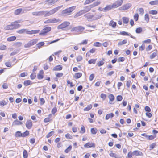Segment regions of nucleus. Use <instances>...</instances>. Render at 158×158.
Instances as JSON below:
<instances>
[{"instance_id":"obj_9","label":"nucleus","mask_w":158,"mask_h":158,"mask_svg":"<svg viewBox=\"0 0 158 158\" xmlns=\"http://www.w3.org/2000/svg\"><path fill=\"white\" fill-rule=\"evenodd\" d=\"M123 3V1L120 0V1H116L112 5L114 8H116L121 6L122 4Z\"/></svg>"},{"instance_id":"obj_46","label":"nucleus","mask_w":158,"mask_h":158,"mask_svg":"<svg viewBox=\"0 0 158 158\" xmlns=\"http://www.w3.org/2000/svg\"><path fill=\"white\" fill-rule=\"evenodd\" d=\"M97 59H91L89 60L88 61V63L89 64H95V63L96 61V60Z\"/></svg>"},{"instance_id":"obj_17","label":"nucleus","mask_w":158,"mask_h":158,"mask_svg":"<svg viewBox=\"0 0 158 158\" xmlns=\"http://www.w3.org/2000/svg\"><path fill=\"white\" fill-rule=\"evenodd\" d=\"M6 30H12L14 29L13 23H12L10 25H8L5 27Z\"/></svg>"},{"instance_id":"obj_26","label":"nucleus","mask_w":158,"mask_h":158,"mask_svg":"<svg viewBox=\"0 0 158 158\" xmlns=\"http://www.w3.org/2000/svg\"><path fill=\"white\" fill-rule=\"evenodd\" d=\"M62 67L60 66V65H58L57 66L55 67H54L53 69V71H59V70H62Z\"/></svg>"},{"instance_id":"obj_35","label":"nucleus","mask_w":158,"mask_h":158,"mask_svg":"<svg viewBox=\"0 0 158 158\" xmlns=\"http://www.w3.org/2000/svg\"><path fill=\"white\" fill-rule=\"evenodd\" d=\"M92 107V105L90 104L88 105L87 107L84 109V110L85 111H89Z\"/></svg>"},{"instance_id":"obj_62","label":"nucleus","mask_w":158,"mask_h":158,"mask_svg":"<svg viewBox=\"0 0 158 158\" xmlns=\"http://www.w3.org/2000/svg\"><path fill=\"white\" fill-rule=\"evenodd\" d=\"M57 111V108L56 107H53V108L52 109V113L53 114H54Z\"/></svg>"},{"instance_id":"obj_30","label":"nucleus","mask_w":158,"mask_h":158,"mask_svg":"<svg viewBox=\"0 0 158 158\" xmlns=\"http://www.w3.org/2000/svg\"><path fill=\"white\" fill-rule=\"evenodd\" d=\"M149 3L152 5H157L158 4V0L152 1L149 2Z\"/></svg>"},{"instance_id":"obj_32","label":"nucleus","mask_w":158,"mask_h":158,"mask_svg":"<svg viewBox=\"0 0 158 158\" xmlns=\"http://www.w3.org/2000/svg\"><path fill=\"white\" fill-rule=\"evenodd\" d=\"M104 59L103 58H102V60L98 62L97 64L98 66H100L103 65L104 63Z\"/></svg>"},{"instance_id":"obj_49","label":"nucleus","mask_w":158,"mask_h":158,"mask_svg":"<svg viewBox=\"0 0 158 158\" xmlns=\"http://www.w3.org/2000/svg\"><path fill=\"white\" fill-rule=\"evenodd\" d=\"M29 134V131L26 130L25 132L22 133V137H25Z\"/></svg>"},{"instance_id":"obj_10","label":"nucleus","mask_w":158,"mask_h":158,"mask_svg":"<svg viewBox=\"0 0 158 158\" xmlns=\"http://www.w3.org/2000/svg\"><path fill=\"white\" fill-rule=\"evenodd\" d=\"M95 146V144L92 142L88 143L84 145V147L87 148H89L91 147L94 148Z\"/></svg>"},{"instance_id":"obj_24","label":"nucleus","mask_w":158,"mask_h":158,"mask_svg":"<svg viewBox=\"0 0 158 158\" xmlns=\"http://www.w3.org/2000/svg\"><path fill=\"white\" fill-rule=\"evenodd\" d=\"M27 29H22L19 30L17 31V32L19 34H22L24 33H27Z\"/></svg>"},{"instance_id":"obj_59","label":"nucleus","mask_w":158,"mask_h":158,"mask_svg":"<svg viewBox=\"0 0 158 158\" xmlns=\"http://www.w3.org/2000/svg\"><path fill=\"white\" fill-rule=\"evenodd\" d=\"M82 59V57L81 56H78L77 58V61H80Z\"/></svg>"},{"instance_id":"obj_5","label":"nucleus","mask_w":158,"mask_h":158,"mask_svg":"<svg viewBox=\"0 0 158 158\" xmlns=\"http://www.w3.org/2000/svg\"><path fill=\"white\" fill-rule=\"evenodd\" d=\"M76 6H74L72 7L67 8L62 11V13L63 14H67L71 12L76 8Z\"/></svg>"},{"instance_id":"obj_15","label":"nucleus","mask_w":158,"mask_h":158,"mask_svg":"<svg viewBox=\"0 0 158 158\" xmlns=\"http://www.w3.org/2000/svg\"><path fill=\"white\" fill-rule=\"evenodd\" d=\"M44 72L42 70H40L37 75V78L39 79H41L43 78Z\"/></svg>"},{"instance_id":"obj_36","label":"nucleus","mask_w":158,"mask_h":158,"mask_svg":"<svg viewBox=\"0 0 158 158\" xmlns=\"http://www.w3.org/2000/svg\"><path fill=\"white\" fill-rule=\"evenodd\" d=\"M127 42V40H123L122 41L119 42L118 43V46H120L123 44H124L126 43Z\"/></svg>"},{"instance_id":"obj_18","label":"nucleus","mask_w":158,"mask_h":158,"mask_svg":"<svg viewBox=\"0 0 158 158\" xmlns=\"http://www.w3.org/2000/svg\"><path fill=\"white\" fill-rule=\"evenodd\" d=\"M85 13L83 10H80L78 12H77L75 15H74V18H77L78 16H80L82 15L83 14Z\"/></svg>"},{"instance_id":"obj_12","label":"nucleus","mask_w":158,"mask_h":158,"mask_svg":"<svg viewBox=\"0 0 158 158\" xmlns=\"http://www.w3.org/2000/svg\"><path fill=\"white\" fill-rule=\"evenodd\" d=\"M20 22H21V20H19L13 23L14 29L18 28L20 27V25L19 24H17V23Z\"/></svg>"},{"instance_id":"obj_2","label":"nucleus","mask_w":158,"mask_h":158,"mask_svg":"<svg viewBox=\"0 0 158 158\" xmlns=\"http://www.w3.org/2000/svg\"><path fill=\"white\" fill-rule=\"evenodd\" d=\"M62 6H58L57 7H56L53 9H52L50 11H46V15L47 17L50 16L56 12L58 10L62 7Z\"/></svg>"},{"instance_id":"obj_19","label":"nucleus","mask_w":158,"mask_h":158,"mask_svg":"<svg viewBox=\"0 0 158 158\" xmlns=\"http://www.w3.org/2000/svg\"><path fill=\"white\" fill-rule=\"evenodd\" d=\"M22 124V123L17 120H15L13 123V125H19Z\"/></svg>"},{"instance_id":"obj_29","label":"nucleus","mask_w":158,"mask_h":158,"mask_svg":"<svg viewBox=\"0 0 158 158\" xmlns=\"http://www.w3.org/2000/svg\"><path fill=\"white\" fill-rule=\"evenodd\" d=\"M114 116V114L112 113H110L107 114L105 117L106 119L108 120L110 118H112Z\"/></svg>"},{"instance_id":"obj_53","label":"nucleus","mask_w":158,"mask_h":158,"mask_svg":"<svg viewBox=\"0 0 158 158\" xmlns=\"http://www.w3.org/2000/svg\"><path fill=\"white\" fill-rule=\"evenodd\" d=\"M72 148V146L71 145L69 146L65 150V152L66 153H68L69 152L70 150Z\"/></svg>"},{"instance_id":"obj_64","label":"nucleus","mask_w":158,"mask_h":158,"mask_svg":"<svg viewBox=\"0 0 158 158\" xmlns=\"http://www.w3.org/2000/svg\"><path fill=\"white\" fill-rule=\"evenodd\" d=\"M40 101L41 105L44 104L45 103V100L43 98H41L40 99Z\"/></svg>"},{"instance_id":"obj_16","label":"nucleus","mask_w":158,"mask_h":158,"mask_svg":"<svg viewBox=\"0 0 158 158\" xmlns=\"http://www.w3.org/2000/svg\"><path fill=\"white\" fill-rule=\"evenodd\" d=\"M39 31V30H31V31H28L27 30V34H33L38 33Z\"/></svg>"},{"instance_id":"obj_33","label":"nucleus","mask_w":158,"mask_h":158,"mask_svg":"<svg viewBox=\"0 0 158 158\" xmlns=\"http://www.w3.org/2000/svg\"><path fill=\"white\" fill-rule=\"evenodd\" d=\"M16 39V37L15 36H13L8 37L7 39V40L8 41H12L15 40Z\"/></svg>"},{"instance_id":"obj_45","label":"nucleus","mask_w":158,"mask_h":158,"mask_svg":"<svg viewBox=\"0 0 158 158\" xmlns=\"http://www.w3.org/2000/svg\"><path fill=\"white\" fill-rule=\"evenodd\" d=\"M156 137V136L154 135H151L148 136L147 139L148 140H151L155 138Z\"/></svg>"},{"instance_id":"obj_20","label":"nucleus","mask_w":158,"mask_h":158,"mask_svg":"<svg viewBox=\"0 0 158 158\" xmlns=\"http://www.w3.org/2000/svg\"><path fill=\"white\" fill-rule=\"evenodd\" d=\"M38 16L44 15V17H47L46 11H38Z\"/></svg>"},{"instance_id":"obj_43","label":"nucleus","mask_w":158,"mask_h":158,"mask_svg":"<svg viewBox=\"0 0 158 158\" xmlns=\"http://www.w3.org/2000/svg\"><path fill=\"white\" fill-rule=\"evenodd\" d=\"M31 83V81L30 80H26L24 81V84L25 85L27 86L29 85H30Z\"/></svg>"},{"instance_id":"obj_23","label":"nucleus","mask_w":158,"mask_h":158,"mask_svg":"<svg viewBox=\"0 0 158 158\" xmlns=\"http://www.w3.org/2000/svg\"><path fill=\"white\" fill-rule=\"evenodd\" d=\"M86 18L89 19H93L94 18V16L93 15H91L90 13H87L84 15Z\"/></svg>"},{"instance_id":"obj_50","label":"nucleus","mask_w":158,"mask_h":158,"mask_svg":"<svg viewBox=\"0 0 158 158\" xmlns=\"http://www.w3.org/2000/svg\"><path fill=\"white\" fill-rule=\"evenodd\" d=\"M157 54L156 52H153L151 55L150 56V58L151 59H152L156 56Z\"/></svg>"},{"instance_id":"obj_21","label":"nucleus","mask_w":158,"mask_h":158,"mask_svg":"<svg viewBox=\"0 0 158 158\" xmlns=\"http://www.w3.org/2000/svg\"><path fill=\"white\" fill-rule=\"evenodd\" d=\"M133 155L138 156L139 155L141 156L142 155L143 153L139 151H135L133 152Z\"/></svg>"},{"instance_id":"obj_7","label":"nucleus","mask_w":158,"mask_h":158,"mask_svg":"<svg viewBox=\"0 0 158 158\" xmlns=\"http://www.w3.org/2000/svg\"><path fill=\"white\" fill-rule=\"evenodd\" d=\"M70 24V23L69 22H64L62 24L59 25L57 27V28L58 29H62L69 26Z\"/></svg>"},{"instance_id":"obj_31","label":"nucleus","mask_w":158,"mask_h":158,"mask_svg":"<svg viewBox=\"0 0 158 158\" xmlns=\"http://www.w3.org/2000/svg\"><path fill=\"white\" fill-rule=\"evenodd\" d=\"M82 76V73H76L75 74L74 77L76 79H78L80 77Z\"/></svg>"},{"instance_id":"obj_34","label":"nucleus","mask_w":158,"mask_h":158,"mask_svg":"<svg viewBox=\"0 0 158 158\" xmlns=\"http://www.w3.org/2000/svg\"><path fill=\"white\" fill-rule=\"evenodd\" d=\"M15 135L16 137H22V133L20 131H18L16 132Z\"/></svg>"},{"instance_id":"obj_37","label":"nucleus","mask_w":158,"mask_h":158,"mask_svg":"<svg viewBox=\"0 0 158 158\" xmlns=\"http://www.w3.org/2000/svg\"><path fill=\"white\" fill-rule=\"evenodd\" d=\"M7 103L5 101H0V106H3L5 105H6Z\"/></svg>"},{"instance_id":"obj_22","label":"nucleus","mask_w":158,"mask_h":158,"mask_svg":"<svg viewBox=\"0 0 158 158\" xmlns=\"http://www.w3.org/2000/svg\"><path fill=\"white\" fill-rule=\"evenodd\" d=\"M102 16V14H96L94 15V18H93V20H95V19H100Z\"/></svg>"},{"instance_id":"obj_52","label":"nucleus","mask_w":158,"mask_h":158,"mask_svg":"<svg viewBox=\"0 0 158 158\" xmlns=\"http://www.w3.org/2000/svg\"><path fill=\"white\" fill-rule=\"evenodd\" d=\"M142 31V29L141 27H139L136 28L135 31L137 33H140Z\"/></svg>"},{"instance_id":"obj_42","label":"nucleus","mask_w":158,"mask_h":158,"mask_svg":"<svg viewBox=\"0 0 158 158\" xmlns=\"http://www.w3.org/2000/svg\"><path fill=\"white\" fill-rule=\"evenodd\" d=\"M23 154L24 158H27L28 157V153L27 151L24 150Z\"/></svg>"},{"instance_id":"obj_1","label":"nucleus","mask_w":158,"mask_h":158,"mask_svg":"<svg viewBox=\"0 0 158 158\" xmlns=\"http://www.w3.org/2000/svg\"><path fill=\"white\" fill-rule=\"evenodd\" d=\"M101 3V2L99 1L95 2L93 4L88 6L85 7L83 10L85 13H86L90 10L92 8L96 6L99 5Z\"/></svg>"},{"instance_id":"obj_38","label":"nucleus","mask_w":158,"mask_h":158,"mask_svg":"<svg viewBox=\"0 0 158 158\" xmlns=\"http://www.w3.org/2000/svg\"><path fill=\"white\" fill-rule=\"evenodd\" d=\"M138 10L139 12V14L142 15L144 13V11L143 9L142 8H140L138 9Z\"/></svg>"},{"instance_id":"obj_58","label":"nucleus","mask_w":158,"mask_h":158,"mask_svg":"<svg viewBox=\"0 0 158 158\" xmlns=\"http://www.w3.org/2000/svg\"><path fill=\"white\" fill-rule=\"evenodd\" d=\"M110 156L113 157H114L116 158H117L118 157V156L116 154H114L112 153H110Z\"/></svg>"},{"instance_id":"obj_48","label":"nucleus","mask_w":158,"mask_h":158,"mask_svg":"<svg viewBox=\"0 0 158 158\" xmlns=\"http://www.w3.org/2000/svg\"><path fill=\"white\" fill-rule=\"evenodd\" d=\"M145 20L148 23L149 20V18L148 16V14H146L145 15Z\"/></svg>"},{"instance_id":"obj_25","label":"nucleus","mask_w":158,"mask_h":158,"mask_svg":"<svg viewBox=\"0 0 158 158\" xmlns=\"http://www.w3.org/2000/svg\"><path fill=\"white\" fill-rule=\"evenodd\" d=\"M109 25L112 26L113 28H115L116 25V23L115 22H114L113 21L111 20L110 21Z\"/></svg>"},{"instance_id":"obj_55","label":"nucleus","mask_w":158,"mask_h":158,"mask_svg":"<svg viewBox=\"0 0 158 158\" xmlns=\"http://www.w3.org/2000/svg\"><path fill=\"white\" fill-rule=\"evenodd\" d=\"M120 34L124 35H130V34H129L127 32L124 31H123L121 32Z\"/></svg>"},{"instance_id":"obj_4","label":"nucleus","mask_w":158,"mask_h":158,"mask_svg":"<svg viewBox=\"0 0 158 158\" xmlns=\"http://www.w3.org/2000/svg\"><path fill=\"white\" fill-rule=\"evenodd\" d=\"M60 19H57L55 18H53L48 19L44 22L45 24H50L56 23L59 22Z\"/></svg>"},{"instance_id":"obj_61","label":"nucleus","mask_w":158,"mask_h":158,"mask_svg":"<svg viewBox=\"0 0 158 158\" xmlns=\"http://www.w3.org/2000/svg\"><path fill=\"white\" fill-rule=\"evenodd\" d=\"M122 97L121 95H118L116 99L118 101H120L122 99Z\"/></svg>"},{"instance_id":"obj_28","label":"nucleus","mask_w":158,"mask_h":158,"mask_svg":"<svg viewBox=\"0 0 158 158\" xmlns=\"http://www.w3.org/2000/svg\"><path fill=\"white\" fill-rule=\"evenodd\" d=\"M123 23L124 24H127L129 21V18L126 17H123L122 18Z\"/></svg>"},{"instance_id":"obj_40","label":"nucleus","mask_w":158,"mask_h":158,"mask_svg":"<svg viewBox=\"0 0 158 158\" xmlns=\"http://www.w3.org/2000/svg\"><path fill=\"white\" fill-rule=\"evenodd\" d=\"M85 129L84 126L82 125L81 126V129L80 131V133L81 134H83L85 132Z\"/></svg>"},{"instance_id":"obj_60","label":"nucleus","mask_w":158,"mask_h":158,"mask_svg":"<svg viewBox=\"0 0 158 158\" xmlns=\"http://www.w3.org/2000/svg\"><path fill=\"white\" fill-rule=\"evenodd\" d=\"M33 45L35 44L38 41V40L37 39H35L31 40Z\"/></svg>"},{"instance_id":"obj_41","label":"nucleus","mask_w":158,"mask_h":158,"mask_svg":"<svg viewBox=\"0 0 158 158\" xmlns=\"http://www.w3.org/2000/svg\"><path fill=\"white\" fill-rule=\"evenodd\" d=\"M102 45V43L98 42H96L94 43L93 45L95 47H101Z\"/></svg>"},{"instance_id":"obj_51","label":"nucleus","mask_w":158,"mask_h":158,"mask_svg":"<svg viewBox=\"0 0 158 158\" xmlns=\"http://www.w3.org/2000/svg\"><path fill=\"white\" fill-rule=\"evenodd\" d=\"M44 44V42H42L39 43L37 44V47L40 48L41 46H43Z\"/></svg>"},{"instance_id":"obj_8","label":"nucleus","mask_w":158,"mask_h":158,"mask_svg":"<svg viewBox=\"0 0 158 158\" xmlns=\"http://www.w3.org/2000/svg\"><path fill=\"white\" fill-rule=\"evenodd\" d=\"M131 6V3H127L120 7L119 9L121 10H125L128 9Z\"/></svg>"},{"instance_id":"obj_39","label":"nucleus","mask_w":158,"mask_h":158,"mask_svg":"<svg viewBox=\"0 0 158 158\" xmlns=\"http://www.w3.org/2000/svg\"><path fill=\"white\" fill-rule=\"evenodd\" d=\"M65 137L67 139H72L73 136L69 133H67L65 135Z\"/></svg>"},{"instance_id":"obj_27","label":"nucleus","mask_w":158,"mask_h":158,"mask_svg":"<svg viewBox=\"0 0 158 158\" xmlns=\"http://www.w3.org/2000/svg\"><path fill=\"white\" fill-rule=\"evenodd\" d=\"M22 11V9L21 8H19L15 10L14 12V14L15 15H17L19 14Z\"/></svg>"},{"instance_id":"obj_47","label":"nucleus","mask_w":158,"mask_h":158,"mask_svg":"<svg viewBox=\"0 0 158 158\" xmlns=\"http://www.w3.org/2000/svg\"><path fill=\"white\" fill-rule=\"evenodd\" d=\"M109 98L110 101H113L114 99V97L112 94H111L109 96Z\"/></svg>"},{"instance_id":"obj_54","label":"nucleus","mask_w":158,"mask_h":158,"mask_svg":"<svg viewBox=\"0 0 158 158\" xmlns=\"http://www.w3.org/2000/svg\"><path fill=\"white\" fill-rule=\"evenodd\" d=\"M149 13L151 14L156 15L157 14V11L156 10H150L149 11Z\"/></svg>"},{"instance_id":"obj_57","label":"nucleus","mask_w":158,"mask_h":158,"mask_svg":"<svg viewBox=\"0 0 158 158\" xmlns=\"http://www.w3.org/2000/svg\"><path fill=\"white\" fill-rule=\"evenodd\" d=\"M5 65L8 67L11 66V63L10 61H7L5 63Z\"/></svg>"},{"instance_id":"obj_14","label":"nucleus","mask_w":158,"mask_h":158,"mask_svg":"<svg viewBox=\"0 0 158 158\" xmlns=\"http://www.w3.org/2000/svg\"><path fill=\"white\" fill-rule=\"evenodd\" d=\"M59 0H47L46 2L48 5H50L54 4Z\"/></svg>"},{"instance_id":"obj_44","label":"nucleus","mask_w":158,"mask_h":158,"mask_svg":"<svg viewBox=\"0 0 158 158\" xmlns=\"http://www.w3.org/2000/svg\"><path fill=\"white\" fill-rule=\"evenodd\" d=\"M97 130L96 129L91 128V132L93 134H95L97 133Z\"/></svg>"},{"instance_id":"obj_6","label":"nucleus","mask_w":158,"mask_h":158,"mask_svg":"<svg viewBox=\"0 0 158 158\" xmlns=\"http://www.w3.org/2000/svg\"><path fill=\"white\" fill-rule=\"evenodd\" d=\"M51 29V27H46L41 31V32L39 34V35H44L47 32L50 31Z\"/></svg>"},{"instance_id":"obj_3","label":"nucleus","mask_w":158,"mask_h":158,"mask_svg":"<svg viewBox=\"0 0 158 158\" xmlns=\"http://www.w3.org/2000/svg\"><path fill=\"white\" fill-rule=\"evenodd\" d=\"M85 28L82 26H78L72 28L71 29V32L75 31L77 32H81L83 31Z\"/></svg>"},{"instance_id":"obj_63","label":"nucleus","mask_w":158,"mask_h":158,"mask_svg":"<svg viewBox=\"0 0 158 158\" xmlns=\"http://www.w3.org/2000/svg\"><path fill=\"white\" fill-rule=\"evenodd\" d=\"M22 44L21 43L19 42H16L15 43V45L18 47H20Z\"/></svg>"},{"instance_id":"obj_56","label":"nucleus","mask_w":158,"mask_h":158,"mask_svg":"<svg viewBox=\"0 0 158 158\" xmlns=\"http://www.w3.org/2000/svg\"><path fill=\"white\" fill-rule=\"evenodd\" d=\"M139 15L137 13L135 14L134 16V18L135 20L136 21L138 19Z\"/></svg>"},{"instance_id":"obj_11","label":"nucleus","mask_w":158,"mask_h":158,"mask_svg":"<svg viewBox=\"0 0 158 158\" xmlns=\"http://www.w3.org/2000/svg\"><path fill=\"white\" fill-rule=\"evenodd\" d=\"M26 127L28 129H30L32 127V123L31 121L30 120L27 121L26 123Z\"/></svg>"},{"instance_id":"obj_13","label":"nucleus","mask_w":158,"mask_h":158,"mask_svg":"<svg viewBox=\"0 0 158 158\" xmlns=\"http://www.w3.org/2000/svg\"><path fill=\"white\" fill-rule=\"evenodd\" d=\"M114 8L113 5H110L106 6L104 8V12L110 10L112 8Z\"/></svg>"}]
</instances>
